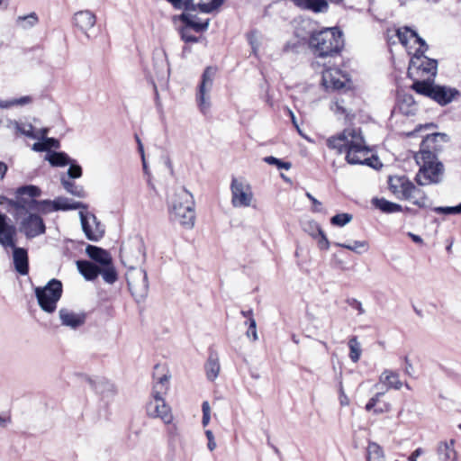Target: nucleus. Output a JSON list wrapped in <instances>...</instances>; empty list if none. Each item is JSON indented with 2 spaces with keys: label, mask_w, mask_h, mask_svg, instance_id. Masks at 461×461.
Returning a JSON list of instances; mask_svg holds the SVG:
<instances>
[{
  "label": "nucleus",
  "mask_w": 461,
  "mask_h": 461,
  "mask_svg": "<svg viewBox=\"0 0 461 461\" xmlns=\"http://www.w3.org/2000/svg\"><path fill=\"white\" fill-rule=\"evenodd\" d=\"M100 275H102L104 282L110 285L117 280V273L112 262L100 267Z\"/></svg>",
  "instance_id": "obj_42"
},
{
  "label": "nucleus",
  "mask_w": 461,
  "mask_h": 461,
  "mask_svg": "<svg viewBox=\"0 0 461 461\" xmlns=\"http://www.w3.org/2000/svg\"><path fill=\"white\" fill-rule=\"evenodd\" d=\"M241 314L242 316H244V318H246L244 323L246 325L249 324V329L246 333L247 336L249 338H252V339L256 341L258 339V337L257 332V323L255 319L253 318L252 310L249 309L247 311H241Z\"/></svg>",
  "instance_id": "obj_36"
},
{
  "label": "nucleus",
  "mask_w": 461,
  "mask_h": 461,
  "mask_svg": "<svg viewBox=\"0 0 461 461\" xmlns=\"http://www.w3.org/2000/svg\"><path fill=\"white\" fill-rule=\"evenodd\" d=\"M16 130L23 135L34 138L32 134V126L31 124H20L15 122Z\"/></svg>",
  "instance_id": "obj_54"
},
{
  "label": "nucleus",
  "mask_w": 461,
  "mask_h": 461,
  "mask_svg": "<svg viewBox=\"0 0 461 461\" xmlns=\"http://www.w3.org/2000/svg\"><path fill=\"white\" fill-rule=\"evenodd\" d=\"M350 305L358 312V314L361 315L365 313V310L362 306V303L359 301L352 299Z\"/></svg>",
  "instance_id": "obj_62"
},
{
  "label": "nucleus",
  "mask_w": 461,
  "mask_h": 461,
  "mask_svg": "<svg viewBox=\"0 0 461 461\" xmlns=\"http://www.w3.org/2000/svg\"><path fill=\"white\" fill-rule=\"evenodd\" d=\"M61 184H62L63 187L65 188V190L68 193L71 194L72 195L79 197V198L86 197V191L84 190L83 186L77 185L75 183L68 181L63 177L61 178Z\"/></svg>",
  "instance_id": "obj_39"
},
{
  "label": "nucleus",
  "mask_w": 461,
  "mask_h": 461,
  "mask_svg": "<svg viewBox=\"0 0 461 461\" xmlns=\"http://www.w3.org/2000/svg\"><path fill=\"white\" fill-rule=\"evenodd\" d=\"M330 109L334 112V113L339 117L347 118L349 114L348 108L345 106V102L343 99L338 98L330 106Z\"/></svg>",
  "instance_id": "obj_46"
},
{
  "label": "nucleus",
  "mask_w": 461,
  "mask_h": 461,
  "mask_svg": "<svg viewBox=\"0 0 461 461\" xmlns=\"http://www.w3.org/2000/svg\"><path fill=\"white\" fill-rule=\"evenodd\" d=\"M11 423V418L9 415H0V429H5Z\"/></svg>",
  "instance_id": "obj_61"
},
{
  "label": "nucleus",
  "mask_w": 461,
  "mask_h": 461,
  "mask_svg": "<svg viewBox=\"0 0 461 461\" xmlns=\"http://www.w3.org/2000/svg\"><path fill=\"white\" fill-rule=\"evenodd\" d=\"M310 48L320 58L332 57L340 52L344 47L342 32L337 28H325L312 33Z\"/></svg>",
  "instance_id": "obj_3"
},
{
  "label": "nucleus",
  "mask_w": 461,
  "mask_h": 461,
  "mask_svg": "<svg viewBox=\"0 0 461 461\" xmlns=\"http://www.w3.org/2000/svg\"><path fill=\"white\" fill-rule=\"evenodd\" d=\"M403 200L409 201L419 208H426L429 206L428 195L422 189L415 185L413 183Z\"/></svg>",
  "instance_id": "obj_25"
},
{
  "label": "nucleus",
  "mask_w": 461,
  "mask_h": 461,
  "mask_svg": "<svg viewBox=\"0 0 461 461\" xmlns=\"http://www.w3.org/2000/svg\"><path fill=\"white\" fill-rule=\"evenodd\" d=\"M316 240H318V245L321 249L327 250L330 248V241L322 230H321V233L317 234Z\"/></svg>",
  "instance_id": "obj_55"
},
{
  "label": "nucleus",
  "mask_w": 461,
  "mask_h": 461,
  "mask_svg": "<svg viewBox=\"0 0 461 461\" xmlns=\"http://www.w3.org/2000/svg\"><path fill=\"white\" fill-rule=\"evenodd\" d=\"M13 106H15V99H9V100H0V108L1 109H8Z\"/></svg>",
  "instance_id": "obj_60"
},
{
  "label": "nucleus",
  "mask_w": 461,
  "mask_h": 461,
  "mask_svg": "<svg viewBox=\"0 0 461 461\" xmlns=\"http://www.w3.org/2000/svg\"><path fill=\"white\" fill-rule=\"evenodd\" d=\"M206 375L209 380H214L220 371V364L216 357L211 356L205 365Z\"/></svg>",
  "instance_id": "obj_41"
},
{
  "label": "nucleus",
  "mask_w": 461,
  "mask_h": 461,
  "mask_svg": "<svg viewBox=\"0 0 461 461\" xmlns=\"http://www.w3.org/2000/svg\"><path fill=\"white\" fill-rule=\"evenodd\" d=\"M373 205H375L376 208L381 210L383 212L385 213H393V212H398L402 211V205L393 203L390 201H387L384 198H374L372 200Z\"/></svg>",
  "instance_id": "obj_35"
},
{
  "label": "nucleus",
  "mask_w": 461,
  "mask_h": 461,
  "mask_svg": "<svg viewBox=\"0 0 461 461\" xmlns=\"http://www.w3.org/2000/svg\"><path fill=\"white\" fill-rule=\"evenodd\" d=\"M223 0H210L195 4L194 0H185L184 9L186 13H192L199 9L200 12L209 14L222 5Z\"/></svg>",
  "instance_id": "obj_24"
},
{
  "label": "nucleus",
  "mask_w": 461,
  "mask_h": 461,
  "mask_svg": "<svg viewBox=\"0 0 461 461\" xmlns=\"http://www.w3.org/2000/svg\"><path fill=\"white\" fill-rule=\"evenodd\" d=\"M367 461H385L383 448L378 444L375 442L368 444Z\"/></svg>",
  "instance_id": "obj_38"
},
{
  "label": "nucleus",
  "mask_w": 461,
  "mask_h": 461,
  "mask_svg": "<svg viewBox=\"0 0 461 461\" xmlns=\"http://www.w3.org/2000/svg\"><path fill=\"white\" fill-rule=\"evenodd\" d=\"M455 440L451 439L449 442H439L437 448L438 459L440 461H456V452L454 448Z\"/></svg>",
  "instance_id": "obj_29"
},
{
  "label": "nucleus",
  "mask_w": 461,
  "mask_h": 461,
  "mask_svg": "<svg viewBox=\"0 0 461 461\" xmlns=\"http://www.w3.org/2000/svg\"><path fill=\"white\" fill-rule=\"evenodd\" d=\"M47 159L54 167H64L70 164L69 157L64 152H52Z\"/></svg>",
  "instance_id": "obj_40"
},
{
  "label": "nucleus",
  "mask_w": 461,
  "mask_h": 461,
  "mask_svg": "<svg viewBox=\"0 0 461 461\" xmlns=\"http://www.w3.org/2000/svg\"><path fill=\"white\" fill-rule=\"evenodd\" d=\"M11 205L15 210H30L31 212H41L43 213H48L51 212H56L57 210L51 209L52 206L47 205L43 201H36L34 199H25V198H18L17 200L11 202Z\"/></svg>",
  "instance_id": "obj_20"
},
{
  "label": "nucleus",
  "mask_w": 461,
  "mask_h": 461,
  "mask_svg": "<svg viewBox=\"0 0 461 461\" xmlns=\"http://www.w3.org/2000/svg\"><path fill=\"white\" fill-rule=\"evenodd\" d=\"M179 20L185 23V26L194 30L196 32H204L209 26V20L202 21L193 13H184L179 15Z\"/></svg>",
  "instance_id": "obj_26"
},
{
  "label": "nucleus",
  "mask_w": 461,
  "mask_h": 461,
  "mask_svg": "<svg viewBox=\"0 0 461 461\" xmlns=\"http://www.w3.org/2000/svg\"><path fill=\"white\" fill-rule=\"evenodd\" d=\"M249 41L251 45L254 53H257V50L259 46V35L257 32H252L249 34Z\"/></svg>",
  "instance_id": "obj_56"
},
{
  "label": "nucleus",
  "mask_w": 461,
  "mask_h": 461,
  "mask_svg": "<svg viewBox=\"0 0 461 461\" xmlns=\"http://www.w3.org/2000/svg\"><path fill=\"white\" fill-rule=\"evenodd\" d=\"M181 39L185 42H198L199 39L190 33V28L183 26L179 28Z\"/></svg>",
  "instance_id": "obj_52"
},
{
  "label": "nucleus",
  "mask_w": 461,
  "mask_h": 461,
  "mask_svg": "<svg viewBox=\"0 0 461 461\" xmlns=\"http://www.w3.org/2000/svg\"><path fill=\"white\" fill-rule=\"evenodd\" d=\"M293 2L297 6L314 13H325L329 7L326 0H293Z\"/></svg>",
  "instance_id": "obj_31"
},
{
  "label": "nucleus",
  "mask_w": 461,
  "mask_h": 461,
  "mask_svg": "<svg viewBox=\"0 0 461 461\" xmlns=\"http://www.w3.org/2000/svg\"><path fill=\"white\" fill-rule=\"evenodd\" d=\"M17 198H21L22 195H28V199H33L36 196H39L41 194L40 189L35 185H24L21 186L16 191Z\"/></svg>",
  "instance_id": "obj_45"
},
{
  "label": "nucleus",
  "mask_w": 461,
  "mask_h": 461,
  "mask_svg": "<svg viewBox=\"0 0 461 461\" xmlns=\"http://www.w3.org/2000/svg\"><path fill=\"white\" fill-rule=\"evenodd\" d=\"M170 219L186 229L194 225V200L184 187L176 190L168 205Z\"/></svg>",
  "instance_id": "obj_4"
},
{
  "label": "nucleus",
  "mask_w": 461,
  "mask_h": 461,
  "mask_svg": "<svg viewBox=\"0 0 461 461\" xmlns=\"http://www.w3.org/2000/svg\"><path fill=\"white\" fill-rule=\"evenodd\" d=\"M349 358L353 363H357L362 354L361 344L357 337L353 336L348 339Z\"/></svg>",
  "instance_id": "obj_37"
},
{
  "label": "nucleus",
  "mask_w": 461,
  "mask_h": 461,
  "mask_svg": "<svg viewBox=\"0 0 461 461\" xmlns=\"http://www.w3.org/2000/svg\"><path fill=\"white\" fill-rule=\"evenodd\" d=\"M59 143L56 139L46 138L42 141H39L33 144L32 149L35 151H45L51 148H59Z\"/></svg>",
  "instance_id": "obj_44"
},
{
  "label": "nucleus",
  "mask_w": 461,
  "mask_h": 461,
  "mask_svg": "<svg viewBox=\"0 0 461 461\" xmlns=\"http://www.w3.org/2000/svg\"><path fill=\"white\" fill-rule=\"evenodd\" d=\"M419 170L415 176V181L420 186L439 185L445 177V166L439 158L423 155L414 156Z\"/></svg>",
  "instance_id": "obj_7"
},
{
  "label": "nucleus",
  "mask_w": 461,
  "mask_h": 461,
  "mask_svg": "<svg viewBox=\"0 0 461 461\" xmlns=\"http://www.w3.org/2000/svg\"><path fill=\"white\" fill-rule=\"evenodd\" d=\"M304 230L307 231L313 239H316L317 238V234L318 233H321V228L320 227V225L313 221H307L305 224H304V227H303Z\"/></svg>",
  "instance_id": "obj_51"
},
{
  "label": "nucleus",
  "mask_w": 461,
  "mask_h": 461,
  "mask_svg": "<svg viewBox=\"0 0 461 461\" xmlns=\"http://www.w3.org/2000/svg\"><path fill=\"white\" fill-rule=\"evenodd\" d=\"M72 22L77 30L89 37L88 32L95 25L96 16L89 10H81L74 14Z\"/></svg>",
  "instance_id": "obj_19"
},
{
  "label": "nucleus",
  "mask_w": 461,
  "mask_h": 461,
  "mask_svg": "<svg viewBox=\"0 0 461 461\" xmlns=\"http://www.w3.org/2000/svg\"><path fill=\"white\" fill-rule=\"evenodd\" d=\"M335 246L349 249L358 254L368 249V243L365 240H355L351 244L336 242Z\"/></svg>",
  "instance_id": "obj_43"
},
{
  "label": "nucleus",
  "mask_w": 461,
  "mask_h": 461,
  "mask_svg": "<svg viewBox=\"0 0 461 461\" xmlns=\"http://www.w3.org/2000/svg\"><path fill=\"white\" fill-rule=\"evenodd\" d=\"M306 196L309 198V200L312 201V203H313L314 207H313V211L314 212H321V203L320 201H318L313 195H312V194H310L309 192L306 193Z\"/></svg>",
  "instance_id": "obj_58"
},
{
  "label": "nucleus",
  "mask_w": 461,
  "mask_h": 461,
  "mask_svg": "<svg viewBox=\"0 0 461 461\" xmlns=\"http://www.w3.org/2000/svg\"><path fill=\"white\" fill-rule=\"evenodd\" d=\"M338 69H325L322 72V82L327 88L340 89L344 86V83L337 77Z\"/></svg>",
  "instance_id": "obj_34"
},
{
  "label": "nucleus",
  "mask_w": 461,
  "mask_h": 461,
  "mask_svg": "<svg viewBox=\"0 0 461 461\" xmlns=\"http://www.w3.org/2000/svg\"><path fill=\"white\" fill-rule=\"evenodd\" d=\"M126 278L131 294L138 302L142 301L149 292L147 272L140 267L128 269Z\"/></svg>",
  "instance_id": "obj_13"
},
{
  "label": "nucleus",
  "mask_w": 461,
  "mask_h": 461,
  "mask_svg": "<svg viewBox=\"0 0 461 461\" xmlns=\"http://www.w3.org/2000/svg\"><path fill=\"white\" fill-rule=\"evenodd\" d=\"M170 377L165 366L156 365L154 371L156 382L153 385L151 399L146 407L149 417L160 419L166 424H169L173 420L171 408L164 399V395L168 390Z\"/></svg>",
  "instance_id": "obj_2"
},
{
  "label": "nucleus",
  "mask_w": 461,
  "mask_h": 461,
  "mask_svg": "<svg viewBox=\"0 0 461 461\" xmlns=\"http://www.w3.org/2000/svg\"><path fill=\"white\" fill-rule=\"evenodd\" d=\"M450 140V137L447 133L443 132H434L428 134L423 138L420 149L417 151L414 156L423 155L433 158H438V154L443 150L445 145L448 143Z\"/></svg>",
  "instance_id": "obj_12"
},
{
  "label": "nucleus",
  "mask_w": 461,
  "mask_h": 461,
  "mask_svg": "<svg viewBox=\"0 0 461 461\" xmlns=\"http://www.w3.org/2000/svg\"><path fill=\"white\" fill-rule=\"evenodd\" d=\"M398 108L401 113L406 116H412L418 111V104L411 95H403L398 102Z\"/></svg>",
  "instance_id": "obj_33"
},
{
  "label": "nucleus",
  "mask_w": 461,
  "mask_h": 461,
  "mask_svg": "<svg viewBox=\"0 0 461 461\" xmlns=\"http://www.w3.org/2000/svg\"><path fill=\"white\" fill-rule=\"evenodd\" d=\"M59 317L61 324L71 330H76L86 322L85 312L68 308H61L59 311Z\"/></svg>",
  "instance_id": "obj_18"
},
{
  "label": "nucleus",
  "mask_w": 461,
  "mask_h": 461,
  "mask_svg": "<svg viewBox=\"0 0 461 461\" xmlns=\"http://www.w3.org/2000/svg\"><path fill=\"white\" fill-rule=\"evenodd\" d=\"M206 437L208 438V448L212 451L216 447V443L214 441V438L212 432L211 430L205 431Z\"/></svg>",
  "instance_id": "obj_59"
},
{
  "label": "nucleus",
  "mask_w": 461,
  "mask_h": 461,
  "mask_svg": "<svg viewBox=\"0 0 461 461\" xmlns=\"http://www.w3.org/2000/svg\"><path fill=\"white\" fill-rule=\"evenodd\" d=\"M327 146L339 154L346 153V160L351 165L371 166L370 149L359 129L348 128L341 133L327 140Z\"/></svg>",
  "instance_id": "obj_1"
},
{
  "label": "nucleus",
  "mask_w": 461,
  "mask_h": 461,
  "mask_svg": "<svg viewBox=\"0 0 461 461\" xmlns=\"http://www.w3.org/2000/svg\"><path fill=\"white\" fill-rule=\"evenodd\" d=\"M424 453L423 449L419 447L416 450H414L411 455L409 456V461H417L418 457L421 456Z\"/></svg>",
  "instance_id": "obj_64"
},
{
  "label": "nucleus",
  "mask_w": 461,
  "mask_h": 461,
  "mask_svg": "<svg viewBox=\"0 0 461 461\" xmlns=\"http://www.w3.org/2000/svg\"><path fill=\"white\" fill-rule=\"evenodd\" d=\"M79 218L82 230L87 240L91 241H98L104 237V227L97 221L95 214L80 211Z\"/></svg>",
  "instance_id": "obj_16"
},
{
  "label": "nucleus",
  "mask_w": 461,
  "mask_h": 461,
  "mask_svg": "<svg viewBox=\"0 0 461 461\" xmlns=\"http://www.w3.org/2000/svg\"><path fill=\"white\" fill-rule=\"evenodd\" d=\"M16 229L9 222L8 217L0 212V245L4 249H13V260L15 270L25 276L28 274V254L23 248L15 245Z\"/></svg>",
  "instance_id": "obj_5"
},
{
  "label": "nucleus",
  "mask_w": 461,
  "mask_h": 461,
  "mask_svg": "<svg viewBox=\"0 0 461 461\" xmlns=\"http://www.w3.org/2000/svg\"><path fill=\"white\" fill-rule=\"evenodd\" d=\"M352 218L350 213H339L330 219V222L332 225L343 227L350 222Z\"/></svg>",
  "instance_id": "obj_48"
},
{
  "label": "nucleus",
  "mask_w": 461,
  "mask_h": 461,
  "mask_svg": "<svg viewBox=\"0 0 461 461\" xmlns=\"http://www.w3.org/2000/svg\"><path fill=\"white\" fill-rule=\"evenodd\" d=\"M16 218L20 231L28 239L40 236L46 230L42 218L30 210H16Z\"/></svg>",
  "instance_id": "obj_11"
},
{
  "label": "nucleus",
  "mask_w": 461,
  "mask_h": 461,
  "mask_svg": "<svg viewBox=\"0 0 461 461\" xmlns=\"http://www.w3.org/2000/svg\"><path fill=\"white\" fill-rule=\"evenodd\" d=\"M404 363H405V368H404L405 374L411 375V374L413 372V366L408 357H404Z\"/></svg>",
  "instance_id": "obj_63"
},
{
  "label": "nucleus",
  "mask_w": 461,
  "mask_h": 461,
  "mask_svg": "<svg viewBox=\"0 0 461 461\" xmlns=\"http://www.w3.org/2000/svg\"><path fill=\"white\" fill-rule=\"evenodd\" d=\"M44 203L52 206L51 209L57 211H71L77 209H86L87 206L80 202L74 201L73 199L59 196L53 201L44 200Z\"/></svg>",
  "instance_id": "obj_22"
},
{
  "label": "nucleus",
  "mask_w": 461,
  "mask_h": 461,
  "mask_svg": "<svg viewBox=\"0 0 461 461\" xmlns=\"http://www.w3.org/2000/svg\"><path fill=\"white\" fill-rule=\"evenodd\" d=\"M396 35L400 42L407 47L409 43L419 44L420 47L416 51L424 53L428 50L426 41L419 36L416 31L408 26H404L396 30Z\"/></svg>",
  "instance_id": "obj_17"
},
{
  "label": "nucleus",
  "mask_w": 461,
  "mask_h": 461,
  "mask_svg": "<svg viewBox=\"0 0 461 461\" xmlns=\"http://www.w3.org/2000/svg\"><path fill=\"white\" fill-rule=\"evenodd\" d=\"M411 89L430 98L440 106H446L461 96L457 88L436 84L434 79L415 80Z\"/></svg>",
  "instance_id": "obj_6"
},
{
  "label": "nucleus",
  "mask_w": 461,
  "mask_h": 461,
  "mask_svg": "<svg viewBox=\"0 0 461 461\" xmlns=\"http://www.w3.org/2000/svg\"><path fill=\"white\" fill-rule=\"evenodd\" d=\"M232 206L256 208V199L249 184L232 179Z\"/></svg>",
  "instance_id": "obj_15"
},
{
  "label": "nucleus",
  "mask_w": 461,
  "mask_h": 461,
  "mask_svg": "<svg viewBox=\"0 0 461 461\" xmlns=\"http://www.w3.org/2000/svg\"><path fill=\"white\" fill-rule=\"evenodd\" d=\"M15 99V106H26L33 103L34 99L32 95H24Z\"/></svg>",
  "instance_id": "obj_57"
},
{
  "label": "nucleus",
  "mask_w": 461,
  "mask_h": 461,
  "mask_svg": "<svg viewBox=\"0 0 461 461\" xmlns=\"http://www.w3.org/2000/svg\"><path fill=\"white\" fill-rule=\"evenodd\" d=\"M19 24L23 29L33 27L38 23V17L35 13H31L25 16H19L17 19Z\"/></svg>",
  "instance_id": "obj_47"
},
{
  "label": "nucleus",
  "mask_w": 461,
  "mask_h": 461,
  "mask_svg": "<svg viewBox=\"0 0 461 461\" xmlns=\"http://www.w3.org/2000/svg\"><path fill=\"white\" fill-rule=\"evenodd\" d=\"M433 211L439 214H461V203L456 206L435 207Z\"/></svg>",
  "instance_id": "obj_49"
},
{
  "label": "nucleus",
  "mask_w": 461,
  "mask_h": 461,
  "mask_svg": "<svg viewBox=\"0 0 461 461\" xmlns=\"http://www.w3.org/2000/svg\"><path fill=\"white\" fill-rule=\"evenodd\" d=\"M385 391L377 392L373 397L370 398L366 404L367 411H373L374 414H382L391 410L392 406L389 402H381V397L384 396Z\"/></svg>",
  "instance_id": "obj_27"
},
{
  "label": "nucleus",
  "mask_w": 461,
  "mask_h": 461,
  "mask_svg": "<svg viewBox=\"0 0 461 461\" xmlns=\"http://www.w3.org/2000/svg\"><path fill=\"white\" fill-rule=\"evenodd\" d=\"M379 382L386 385L387 389L400 390L402 387L399 374L389 369L383 371L379 376Z\"/></svg>",
  "instance_id": "obj_30"
},
{
  "label": "nucleus",
  "mask_w": 461,
  "mask_h": 461,
  "mask_svg": "<svg viewBox=\"0 0 461 461\" xmlns=\"http://www.w3.org/2000/svg\"><path fill=\"white\" fill-rule=\"evenodd\" d=\"M62 283L53 278L44 286L34 289L38 303L43 312L52 313L56 311L57 303L62 295Z\"/></svg>",
  "instance_id": "obj_8"
},
{
  "label": "nucleus",
  "mask_w": 461,
  "mask_h": 461,
  "mask_svg": "<svg viewBox=\"0 0 461 461\" xmlns=\"http://www.w3.org/2000/svg\"><path fill=\"white\" fill-rule=\"evenodd\" d=\"M77 267L79 273L86 280H94L100 275V267L89 261L78 260L77 261Z\"/></svg>",
  "instance_id": "obj_32"
},
{
  "label": "nucleus",
  "mask_w": 461,
  "mask_h": 461,
  "mask_svg": "<svg viewBox=\"0 0 461 461\" xmlns=\"http://www.w3.org/2000/svg\"><path fill=\"white\" fill-rule=\"evenodd\" d=\"M415 51L408 68V76L413 80L434 79L438 72V61Z\"/></svg>",
  "instance_id": "obj_9"
},
{
  "label": "nucleus",
  "mask_w": 461,
  "mask_h": 461,
  "mask_svg": "<svg viewBox=\"0 0 461 461\" xmlns=\"http://www.w3.org/2000/svg\"><path fill=\"white\" fill-rule=\"evenodd\" d=\"M86 252L94 261L100 265L99 267H102L112 262V258L110 254L103 249L102 248L88 245L86 248Z\"/></svg>",
  "instance_id": "obj_28"
},
{
  "label": "nucleus",
  "mask_w": 461,
  "mask_h": 461,
  "mask_svg": "<svg viewBox=\"0 0 461 461\" xmlns=\"http://www.w3.org/2000/svg\"><path fill=\"white\" fill-rule=\"evenodd\" d=\"M70 167L68 170V176L70 178H79L82 176V168L79 165H76L72 163V160H70Z\"/></svg>",
  "instance_id": "obj_53"
},
{
  "label": "nucleus",
  "mask_w": 461,
  "mask_h": 461,
  "mask_svg": "<svg viewBox=\"0 0 461 461\" xmlns=\"http://www.w3.org/2000/svg\"><path fill=\"white\" fill-rule=\"evenodd\" d=\"M388 185L392 193L398 199L403 200L412 182L406 176H393L389 177Z\"/></svg>",
  "instance_id": "obj_21"
},
{
  "label": "nucleus",
  "mask_w": 461,
  "mask_h": 461,
  "mask_svg": "<svg viewBox=\"0 0 461 461\" xmlns=\"http://www.w3.org/2000/svg\"><path fill=\"white\" fill-rule=\"evenodd\" d=\"M121 260L128 269L139 268L138 266L145 261L146 252L140 240L126 244L121 249Z\"/></svg>",
  "instance_id": "obj_14"
},
{
  "label": "nucleus",
  "mask_w": 461,
  "mask_h": 461,
  "mask_svg": "<svg viewBox=\"0 0 461 461\" xmlns=\"http://www.w3.org/2000/svg\"><path fill=\"white\" fill-rule=\"evenodd\" d=\"M89 382L92 389L104 400L111 399L116 393L114 384L104 378H96Z\"/></svg>",
  "instance_id": "obj_23"
},
{
  "label": "nucleus",
  "mask_w": 461,
  "mask_h": 461,
  "mask_svg": "<svg viewBox=\"0 0 461 461\" xmlns=\"http://www.w3.org/2000/svg\"><path fill=\"white\" fill-rule=\"evenodd\" d=\"M217 72L218 68L216 67H207L197 87L195 101L200 112L203 114H206L212 106L211 92Z\"/></svg>",
  "instance_id": "obj_10"
},
{
  "label": "nucleus",
  "mask_w": 461,
  "mask_h": 461,
  "mask_svg": "<svg viewBox=\"0 0 461 461\" xmlns=\"http://www.w3.org/2000/svg\"><path fill=\"white\" fill-rule=\"evenodd\" d=\"M264 160L269 164V165H275L277 167V168L279 169H290L291 167V163L289 162H285V161H282L275 157H272V156H269V157H266L264 158Z\"/></svg>",
  "instance_id": "obj_50"
}]
</instances>
